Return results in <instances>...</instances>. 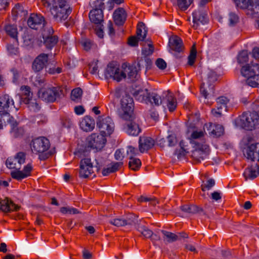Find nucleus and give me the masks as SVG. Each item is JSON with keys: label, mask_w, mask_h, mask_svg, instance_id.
Masks as SVG:
<instances>
[{"label": "nucleus", "mask_w": 259, "mask_h": 259, "mask_svg": "<svg viewBox=\"0 0 259 259\" xmlns=\"http://www.w3.org/2000/svg\"><path fill=\"white\" fill-rule=\"evenodd\" d=\"M93 172V165L91 159L89 158L81 159L80 162L79 177L87 178L91 176Z\"/></svg>", "instance_id": "nucleus-14"}, {"label": "nucleus", "mask_w": 259, "mask_h": 259, "mask_svg": "<svg viewBox=\"0 0 259 259\" xmlns=\"http://www.w3.org/2000/svg\"><path fill=\"white\" fill-rule=\"evenodd\" d=\"M200 92L202 96L207 98L214 94V85L208 82H203L200 87Z\"/></svg>", "instance_id": "nucleus-29"}, {"label": "nucleus", "mask_w": 259, "mask_h": 259, "mask_svg": "<svg viewBox=\"0 0 259 259\" xmlns=\"http://www.w3.org/2000/svg\"><path fill=\"white\" fill-rule=\"evenodd\" d=\"M259 175V166L257 164L252 165L245 169L243 176L245 181L248 179L252 180L255 179Z\"/></svg>", "instance_id": "nucleus-27"}, {"label": "nucleus", "mask_w": 259, "mask_h": 259, "mask_svg": "<svg viewBox=\"0 0 259 259\" xmlns=\"http://www.w3.org/2000/svg\"><path fill=\"white\" fill-rule=\"evenodd\" d=\"M60 210L63 214H77L79 213V211L76 208L69 206L62 207Z\"/></svg>", "instance_id": "nucleus-50"}, {"label": "nucleus", "mask_w": 259, "mask_h": 259, "mask_svg": "<svg viewBox=\"0 0 259 259\" xmlns=\"http://www.w3.org/2000/svg\"><path fill=\"white\" fill-rule=\"evenodd\" d=\"M147 31L146 29L145 24L140 22L138 24L137 29V36L140 40L143 41L145 40L147 35Z\"/></svg>", "instance_id": "nucleus-34"}, {"label": "nucleus", "mask_w": 259, "mask_h": 259, "mask_svg": "<svg viewBox=\"0 0 259 259\" xmlns=\"http://www.w3.org/2000/svg\"><path fill=\"white\" fill-rule=\"evenodd\" d=\"M243 153L247 159L259 161V143H248L244 147Z\"/></svg>", "instance_id": "nucleus-12"}, {"label": "nucleus", "mask_w": 259, "mask_h": 259, "mask_svg": "<svg viewBox=\"0 0 259 259\" xmlns=\"http://www.w3.org/2000/svg\"><path fill=\"white\" fill-rule=\"evenodd\" d=\"M22 91V96L20 97L21 100L23 102H25V100L28 99L30 100L32 98V94L30 92V89L27 86L22 87L21 88Z\"/></svg>", "instance_id": "nucleus-38"}, {"label": "nucleus", "mask_w": 259, "mask_h": 259, "mask_svg": "<svg viewBox=\"0 0 259 259\" xmlns=\"http://www.w3.org/2000/svg\"><path fill=\"white\" fill-rule=\"evenodd\" d=\"M44 44L48 49H52L58 41V37L56 35L47 36L46 31L42 34Z\"/></svg>", "instance_id": "nucleus-31"}, {"label": "nucleus", "mask_w": 259, "mask_h": 259, "mask_svg": "<svg viewBox=\"0 0 259 259\" xmlns=\"http://www.w3.org/2000/svg\"><path fill=\"white\" fill-rule=\"evenodd\" d=\"M125 151V155H128L130 157H134L136 154L138 153V150L135 148L131 146H128L127 147V148Z\"/></svg>", "instance_id": "nucleus-60"}, {"label": "nucleus", "mask_w": 259, "mask_h": 259, "mask_svg": "<svg viewBox=\"0 0 259 259\" xmlns=\"http://www.w3.org/2000/svg\"><path fill=\"white\" fill-rule=\"evenodd\" d=\"M25 104L28 105V108L30 110L36 112L40 109L39 103H37L35 99H30V100L27 99L25 100Z\"/></svg>", "instance_id": "nucleus-42"}, {"label": "nucleus", "mask_w": 259, "mask_h": 259, "mask_svg": "<svg viewBox=\"0 0 259 259\" xmlns=\"http://www.w3.org/2000/svg\"><path fill=\"white\" fill-rule=\"evenodd\" d=\"M205 134L204 130H194L189 138L192 146L206 144L204 139Z\"/></svg>", "instance_id": "nucleus-18"}, {"label": "nucleus", "mask_w": 259, "mask_h": 259, "mask_svg": "<svg viewBox=\"0 0 259 259\" xmlns=\"http://www.w3.org/2000/svg\"><path fill=\"white\" fill-rule=\"evenodd\" d=\"M238 62L240 64L244 63L248 61V55L246 51H242L239 54L238 56Z\"/></svg>", "instance_id": "nucleus-53"}, {"label": "nucleus", "mask_w": 259, "mask_h": 259, "mask_svg": "<svg viewBox=\"0 0 259 259\" xmlns=\"http://www.w3.org/2000/svg\"><path fill=\"white\" fill-rule=\"evenodd\" d=\"M193 0H177V4L179 8L182 11L188 9Z\"/></svg>", "instance_id": "nucleus-49"}, {"label": "nucleus", "mask_w": 259, "mask_h": 259, "mask_svg": "<svg viewBox=\"0 0 259 259\" xmlns=\"http://www.w3.org/2000/svg\"><path fill=\"white\" fill-rule=\"evenodd\" d=\"M50 12L56 21L62 22L67 19L71 10L67 1L58 0L50 8Z\"/></svg>", "instance_id": "nucleus-5"}, {"label": "nucleus", "mask_w": 259, "mask_h": 259, "mask_svg": "<svg viewBox=\"0 0 259 259\" xmlns=\"http://www.w3.org/2000/svg\"><path fill=\"white\" fill-rule=\"evenodd\" d=\"M139 70L137 69L136 63L130 64L124 62L121 65L116 67L114 65V80L120 82L126 78L131 81L138 80Z\"/></svg>", "instance_id": "nucleus-2"}, {"label": "nucleus", "mask_w": 259, "mask_h": 259, "mask_svg": "<svg viewBox=\"0 0 259 259\" xmlns=\"http://www.w3.org/2000/svg\"><path fill=\"white\" fill-rule=\"evenodd\" d=\"M192 157L197 162H201L206 158L209 153V148L207 145H200L192 146Z\"/></svg>", "instance_id": "nucleus-13"}, {"label": "nucleus", "mask_w": 259, "mask_h": 259, "mask_svg": "<svg viewBox=\"0 0 259 259\" xmlns=\"http://www.w3.org/2000/svg\"><path fill=\"white\" fill-rule=\"evenodd\" d=\"M90 21L96 25L95 31L96 34L100 38H103L104 36L103 25V14L101 9L92 10L89 13Z\"/></svg>", "instance_id": "nucleus-8"}, {"label": "nucleus", "mask_w": 259, "mask_h": 259, "mask_svg": "<svg viewBox=\"0 0 259 259\" xmlns=\"http://www.w3.org/2000/svg\"><path fill=\"white\" fill-rule=\"evenodd\" d=\"M45 21V18L40 14H31L28 20L27 24L28 26L33 29H38L41 28Z\"/></svg>", "instance_id": "nucleus-17"}, {"label": "nucleus", "mask_w": 259, "mask_h": 259, "mask_svg": "<svg viewBox=\"0 0 259 259\" xmlns=\"http://www.w3.org/2000/svg\"><path fill=\"white\" fill-rule=\"evenodd\" d=\"M180 149L179 150L177 149L175 151V154L177 155L178 158H181L183 157L186 153L188 152L186 145H185V143L183 141H181L179 144Z\"/></svg>", "instance_id": "nucleus-40"}, {"label": "nucleus", "mask_w": 259, "mask_h": 259, "mask_svg": "<svg viewBox=\"0 0 259 259\" xmlns=\"http://www.w3.org/2000/svg\"><path fill=\"white\" fill-rule=\"evenodd\" d=\"M80 44L83 49L86 51H89L92 47V44L89 39H84L81 41Z\"/></svg>", "instance_id": "nucleus-62"}, {"label": "nucleus", "mask_w": 259, "mask_h": 259, "mask_svg": "<svg viewBox=\"0 0 259 259\" xmlns=\"http://www.w3.org/2000/svg\"><path fill=\"white\" fill-rule=\"evenodd\" d=\"M103 0H91L90 5L93 10L101 9L102 10L104 7V3L102 2Z\"/></svg>", "instance_id": "nucleus-51"}, {"label": "nucleus", "mask_w": 259, "mask_h": 259, "mask_svg": "<svg viewBox=\"0 0 259 259\" xmlns=\"http://www.w3.org/2000/svg\"><path fill=\"white\" fill-rule=\"evenodd\" d=\"M26 155L24 152H20L14 157H9L6 160L7 166L9 168H14L16 170L11 172V176L13 179L21 180L30 175L32 167L28 163L24 166L22 170H20L21 165L25 162Z\"/></svg>", "instance_id": "nucleus-1"}, {"label": "nucleus", "mask_w": 259, "mask_h": 259, "mask_svg": "<svg viewBox=\"0 0 259 259\" xmlns=\"http://www.w3.org/2000/svg\"><path fill=\"white\" fill-rule=\"evenodd\" d=\"M154 51V46L151 43L147 45V47L145 46L142 51V55L145 57L151 55Z\"/></svg>", "instance_id": "nucleus-52"}, {"label": "nucleus", "mask_w": 259, "mask_h": 259, "mask_svg": "<svg viewBox=\"0 0 259 259\" xmlns=\"http://www.w3.org/2000/svg\"><path fill=\"white\" fill-rule=\"evenodd\" d=\"M20 207L18 205L14 204L11 200L8 198L0 200V210L4 212H8L11 211H17Z\"/></svg>", "instance_id": "nucleus-23"}, {"label": "nucleus", "mask_w": 259, "mask_h": 259, "mask_svg": "<svg viewBox=\"0 0 259 259\" xmlns=\"http://www.w3.org/2000/svg\"><path fill=\"white\" fill-rule=\"evenodd\" d=\"M181 209L186 213L190 214L200 213L203 211L202 208L195 205H185L181 206Z\"/></svg>", "instance_id": "nucleus-33"}, {"label": "nucleus", "mask_w": 259, "mask_h": 259, "mask_svg": "<svg viewBox=\"0 0 259 259\" xmlns=\"http://www.w3.org/2000/svg\"><path fill=\"white\" fill-rule=\"evenodd\" d=\"M98 62V60H94L90 64V71L91 73L94 74L97 73L98 68L97 65Z\"/></svg>", "instance_id": "nucleus-59"}, {"label": "nucleus", "mask_w": 259, "mask_h": 259, "mask_svg": "<svg viewBox=\"0 0 259 259\" xmlns=\"http://www.w3.org/2000/svg\"><path fill=\"white\" fill-rule=\"evenodd\" d=\"M193 27L197 28L200 23L204 24L208 22L207 15L203 12L196 10L193 13Z\"/></svg>", "instance_id": "nucleus-24"}, {"label": "nucleus", "mask_w": 259, "mask_h": 259, "mask_svg": "<svg viewBox=\"0 0 259 259\" xmlns=\"http://www.w3.org/2000/svg\"><path fill=\"white\" fill-rule=\"evenodd\" d=\"M12 14L16 17H23L27 15V12L24 9L22 6L17 4L12 10Z\"/></svg>", "instance_id": "nucleus-37"}, {"label": "nucleus", "mask_w": 259, "mask_h": 259, "mask_svg": "<svg viewBox=\"0 0 259 259\" xmlns=\"http://www.w3.org/2000/svg\"><path fill=\"white\" fill-rule=\"evenodd\" d=\"M154 139L149 137H141L139 140V151L141 153L147 151L151 149L155 145Z\"/></svg>", "instance_id": "nucleus-22"}, {"label": "nucleus", "mask_w": 259, "mask_h": 259, "mask_svg": "<svg viewBox=\"0 0 259 259\" xmlns=\"http://www.w3.org/2000/svg\"><path fill=\"white\" fill-rule=\"evenodd\" d=\"M50 146L49 140L44 137H40L33 139L31 144L32 152L40 153L39 157L41 160H44L52 155L50 152H47Z\"/></svg>", "instance_id": "nucleus-6"}, {"label": "nucleus", "mask_w": 259, "mask_h": 259, "mask_svg": "<svg viewBox=\"0 0 259 259\" xmlns=\"http://www.w3.org/2000/svg\"><path fill=\"white\" fill-rule=\"evenodd\" d=\"M112 122V119L109 117H105L104 118L102 117H99L98 118L97 125L99 128L101 132L104 134L105 136L112 134V130L110 126V124Z\"/></svg>", "instance_id": "nucleus-15"}, {"label": "nucleus", "mask_w": 259, "mask_h": 259, "mask_svg": "<svg viewBox=\"0 0 259 259\" xmlns=\"http://www.w3.org/2000/svg\"><path fill=\"white\" fill-rule=\"evenodd\" d=\"M5 30L7 34L14 39V43L17 44L18 42V31L17 27L14 25H8L5 27Z\"/></svg>", "instance_id": "nucleus-35"}, {"label": "nucleus", "mask_w": 259, "mask_h": 259, "mask_svg": "<svg viewBox=\"0 0 259 259\" xmlns=\"http://www.w3.org/2000/svg\"><path fill=\"white\" fill-rule=\"evenodd\" d=\"M207 78L205 82H208L213 84L217 80V75L215 72L212 70H209L207 74Z\"/></svg>", "instance_id": "nucleus-56"}, {"label": "nucleus", "mask_w": 259, "mask_h": 259, "mask_svg": "<svg viewBox=\"0 0 259 259\" xmlns=\"http://www.w3.org/2000/svg\"><path fill=\"white\" fill-rule=\"evenodd\" d=\"M161 232L163 235V238L164 241L171 243L179 240L178 236L175 233L165 230H161Z\"/></svg>", "instance_id": "nucleus-36"}, {"label": "nucleus", "mask_w": 259, "mask_h": 259, "mask_svg": "<svg viewBox=\"0 0 259 259\" xmlns=\"http://www.w3.org/2000/svg\"><path fill=\"white\" fill-rule=\"evenodd\" d=\"M126 220L122 218L116 217L114 219V226L121 227L126 225Z\"/></svg>", "instance_id": "nucleus-61"}, {"label": "nucleus", "mask_w": 259, "mask_h": 259, "mask_svg": "<svg viewBox=\"0 0 259 259\" xmlns=\"http://www.w3.org/2000/svg\"><path fill=\"white\" fill-rule=\"evenodd\" d=\"M121 107L123 113L121 115L124 119L132 118L134 108L133 98L128 95L125 94L120 101Z\"/></svg>", "instance_id": "nucleus-9"}, {"label": "nucleus", "mask_w": 259, "mask_h": 259, "mask_svg": "<svg viewBox=\"0 0 259 259\" xmlns=\"http://www.w3.org/2000/svg\"><path fill=\"white\" fill-rule=\"evenodd\" d=\"M205 126L210 131L209 134L214 137H220L224 133V128L221 125H212L210 124L208 127L207 124H205Z\"/></svg>", "instance_id": "nucleus-32"}, {"label": "nucleus", "mask_w": 259, "mask_h": 259, "mask_svg": "<svg viewBox=\"0 0 259 259\" xmlns=\"http://www.w3.org/2000/svg\"><path fill=\"white\" fill-rule=\"evenodd\" d=\"M82 93L81 89L79 88L73 89L71 92L72 99L75 100L79 98L81 96Z\"/></svg>", "instance_id": "nucleus-57"}, {"label": "nucleus", "mask_w": 259, "mask_h": 259, "mask_svg": "<svg viewBox=\"0 0 259 259\" xmlns=\"http://www.w3.org/2000/svg\"><path fill=\"white\" fill-rule=\"evenodd\" d=\"M239 21V17L234 13L231 12L229 14L228 21L230 26H235Z\"/></svg>", "instance_id": "nucleus-46"}, {"label": "nucleus", "mask_w": 259, "mask_h": 259, "mask_svg": "<svg viewBox=\"0 0 259 259\" xmlns=\"http://www.w3.org/2000/svg\"><path fill=\"white\" fill-rule=\"evenodd\" d=\"M105 78L107 80L113 79V63L110 62L104 72Z\"/></svg>", "instance_id": "nucleus-43"}, {"label": "nucleus", "mask_w": 259, "mask_h": 259, "mask_svg": "<svg viewBox=\"0 0 259 259\" xmlns=\"http://www.w3.org/2000/svg\"><path fill=\"white\" fill-rule=\"evenodd\" d=\"M15 108L13 99L7 94L0 96V117L3 116L8 117L9 112L12 108Z\"/></svg>", "instance_id": "nucleus-11"}, {"label": "nucleus", "mask_w": 259, "mask_h": 259, "mask_svg": "<svg viewBox=\"0 0 259 259\" xmlns=\"http://www.w3.org/2000/svg\"><path fill=\"white\" fill-rule=\"evenodd\" d=\"M241 74L246 77V83L251 87L259 85V64L251 62L242 67Z\"/></svg>", "instance_id": "nucleus-3"}, {"label": "nucleus", "mask_w": 259, "mask_h": 259, "mask_svg": "<svg viewBox=\"0 0 259 259\" xmlns=\"http://www.w3.org/2000/svg\"><path fill=\"white\" fill-rule=\"evenodd\" d=\"M7 50L9 53L11 55H16L18 53V48L14 45H8Z\"/></svg>", "instance_id": "nucleus-64"}, {"label": "nucleus", "mask_w": 259, "mask_h": 259, "mask_svg": "<svg viewBox=\"0 0 259 259\" xmlns=\"http://www.w3.org/2000/svg\"><path fill=\"white\" fill-rule=\"evenodd\" d=\"M125 156V151L124 149H117L114 153V159L117 161H122Z\"/></svg>", "instance_id": "nucleus-54"}, {"label": "nucleus", "mask_w": 259, "mask_h": 259, "mask_svg": "<svg viewBox=\"0 0 259 259\" xmlns=\"http://www.w3.org/2000/svg\"><path fill=\"white\" fill-rule=\"evenodd\" d=\"M147 101H149L151 104H154L156 106L160 105L162 102L160 96L156 94H152L151 95H149V97H148Z\"/></svg>", "instance_id": "nucleus-44"}, {"label": "nucleus", "mask_w": 259, "mask_h": 259, "mask_svg": "<svg viewBox=\"0 0 259 259\" xmlns=\"http://www.w3.org/2000/svg\"><path fill=\"white\" fill-rule=\"evenodd\" d=\"M126 120L127 121L125 125L124 129L126 134L132 136H137L141 130L139 124L135 120L134 115H133L132 118Z\"/></svg>", "instance_id": "nucleus-16"}, {"label": "nucleus", "mask_w": 259, "mask_h": 259, "mask_svg": "<svg viewBox=\"0 0 259 259\" xmlns=\"http://www.w3.org/2000/svg\"><path fill=\"white\" fill-rule=\"evenodd\" d=\"M141 165V162L138 158L130 157L128 162L129 167L135 171L138 170Z\"/></svg>", "instance_id": "nucleus-39"}, {"label": "nucleus", "mask_w": 259, "mask_h": 259, "mask_svg": "<svg viewBox=\"0 0 259 259\" xmlns=\"http://www.w3.org/2000/svg\"><path fill=\"white\" fill-rule=\"evenodd\" d=\"M235 122L242 128L252 131L259 128V115L256 112H244L235 120Z\"/></svg>", "instance_id": "nucleus-4"}, {"label": "nucleus", "mask_w": 259, "mask_h": 259, "mask_svg": "<svg viewBox=\"0 0 259 259\" xmlns=\"http://www.w3.org/2000/svg\"><path fill=\"white\" fill-rule=\"evenodd\" d=\"M166 141L169 147L175 146L177 143V139L175 135H170L167 137Z\"/></svg>", "instance_id": "nucleus-58"}, {"label": "nucleus", "mask_w": 259, "mask_h": 259, "mask_svg": "<svg viewBox=\"0 0 259 259\" xmlns=\"http://www.w3.org/2000/svg\"><path fill=\"white\" fill-rule=\"evenodd\" d=\"M49 61L48 54L41 53L34 60L32 64V69L35 72L41 70L46 66Z\"/></svg>", "instance_id": "nucleus-20"}, {"label": "nucleus", "mask_w": 259, "mask_h": 259, "mask_svg": "<svg viewBox=\"0 0 259 259\" xmlns=\"http://www.w3.org/2000/svg\"><path fill=\"white\" fill-rule=\"evenodd\" d=\"M229 100L225 97H220L217 99V109H212L211 112L212 114L216 117H220L222 115L223 112L227 111V104Z\"/></svg>", "instance_id": "nucleus-19"}, {"label": "nucleus", "mask_w": 259, "mask_h": 259, "mask_svg": "<svg viewBox=\"0 0 259 259\" xmlns=\"http://www.w3.org/2000/svg\"><path fill=\"white\" fill-rule=\"evenodd\" d=\"M127 17V14L123 8H118L114 10V24L117 26H122Z\"/></svg>", "instance_id": "nucleus-25"}, {"label": "nucleus", "mask_w": 259, "mask_h": 259, "mask_svg": "<svg viewBox=\"0 0 259 259\" xmlns=\"http://www.w3.org/2000/svg\"><path fill=\"white\" fill-rule=\"evenodd\" d=\"M126 220V225H133L137 229V226H140L141 220L138 219V217L133 214L130 216Z\"/></svg>", "instance_id": "nucleus-45"}, {"label": "nucleus", "mask_w": 259, "mask_h": 259, "mask_svg": "<svg viewBox=\"0 0 259 259\" xmlns=\"http://www.w3.org/2000/svg\"><path fill=\"white\" fill-rule=\"evenodd\" d=\"M38 96L46 102H54L63 96V90L60 87L41 88L38 92Z\"/></svg>", "instance_id": "nucleus-7"}, {"label": "nucleus", "mask_w": 259, "mask_h": 259, "mask_svg": "<svg viewBox=\"0 0 259 259\" xmlns=\"http://www.w3.org/2000/svg\"><path fill=\"white\" fill-rule=\"evenodd\" d=\"M155 64L157 67L161 70L164 69L166 67V63L165 61L161 58H159L157 59L156 61Z\"/></svg>", "instance_id": "nucleus-63"}, {"label": "nucleus", "mask_w": 259, "mask_h": 259, "mask_svg": "<svg viewBox=\"0 0 259 259\" xmlns=\"http://www.w3.org/2000/svg\"><path fill=\"white\" fill-rule=\"evenodd\" d=\"M165 94V99L163 100V102L165 101L169 111L172 112L177 107L176 99L174 97L172 94L169 91H167Z\"/></svg>", "instance_id": "nucleus-30"}, {"label": "nucleus", "mask_w": 259, "mask_h": 259, "mask_svg": "<svg viewBox=\"0 0 259 259\" xmlns=\"http://www.w3.org/2000/svg\"><path fill=\"white\" fill-rule=\"evenodd\" d=\"M152 62L150 58L144 57V59H141L138 63L137 65L139 68L141 67L145 66L147 69L150 68L152 65ZM140 69H139V70Z\"/></svg>", "instance_id": "nucleus-47"}, {"label": "nucleus", "mask_w": 259, "mask_h": 259, "mask_svg": "<svg viewBox=\"0 0 259 259\" xmlns=\"http://www.w3.org/2000/svg\"><path fill=\"white\" fill-rule=\"evenodd\" d=\"M168 46L170 52L174 51L176 53L180 54L184 50L182 40L176 35L172 36L169 38Z\"/></svg>", "instance_id": "nucleus-21"}, {"label": "nucleus", "mask_w": 259, "mask_h": 259, "mask_svg": "<svg viewBox=\"0 0 259 259\" xmlns=\"http://www.w3.org/2000/svg\"><path fill=\"white\" fill-rule=\"evenodd\" d=\"M94 119L89 116H85L80 121V127L87 132L92 131L95 127Z\"/></svg>", "instance_id": "nucleus-26"}, {"label": "nucleus", "mask_w": 259, "mask_h": 259, "mask_svg": "<svg viewBox=\"0 0 259 259\" xmlns=\"http://www.w3.org/2000/svg\"><path fill=\"white\" fill-rule=\"evenodd\" d=\"M106 142L105 136L103 134L94 133L87 138V145L88 147L97 150H101Z\"/></svg>", "instance_id": "nucleus-10"}, {"label": "nucleus", "mask_w": 259, "mask_h": 259, "mask_svg": "<svg viewBox=\"0 0 259 259\" xmlns=\"http://www.w3.org/2000/svg\"><path fill=\"white\" fill-rule=\"evenodd\" d=\"M196 49L195 47V44H194L191 50L190 54L188 57V64L190 66H192L194 63L196 57Z\"/></svg>", "instance_id": "nucleus-48"}, {"label": "nucleus", "mask_w": 259, "mask_h": 259, "mask_svg": "<svg viewBox=\"0 0 259 259\" xmlns=\"http://www.w3.org/2000/svg\"><path fill=\"white\" fill-rule=\"evenodd\" d=\"M149 93L146 89H136L133 93V95L136 100L140 102H145L147 103L148 97H149Z\"/></svg>", "instance_id": "nucleus-28"}, {"label": "nucleus", "mask_w": 259, "mask_h": 259, "mask_svg": "<svg viewBox=\"0 0 259 259\" xmlns=\"http://www.w3.org/2000/svg\"><path fill=\"white\" fill-rule=\"evenodd\" d=\"M137 230L146 238H149L153 235V232L149 228L143 225L137 226Z\"/></svg>", "instance_id": "nucleus-41"}, {"label": "nucleus", "mask_w": 259, "mask_h": 259, "mask_svg": "<svg viewBox=\"0 0 259 259\" xmlns=\"http://www.w3.org/2000/svg\"><path fill=\"white\" fill-rule=\"evenodd\" d=\"M215 184V180L213 179H209L205 184L201 185V189L203 191L206 190H209Z\"/></svg>", "instance_id": "nucleus-55"}]
</instances>
